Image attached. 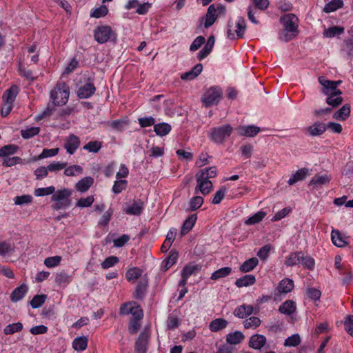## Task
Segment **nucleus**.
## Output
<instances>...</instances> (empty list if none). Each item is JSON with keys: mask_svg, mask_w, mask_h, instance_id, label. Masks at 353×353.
<instances>
[{"mask_svg": "<svg viewBox=\"0 0 353 353\" xmlns=\"http://www.w3.org/2000/svg\"><path fill=\"white\" fill-rule=\"evenodd\" d=\"M279 21L282 29L279 32V39L285 42L294 39L299 32L298 17L294 14L288 13L281 17Z\"/></svg>", "mask_w": 353, "mask_h": 353, "instance_id": "nucleus-1", "label": "nucleus"}, {"mask_svg": "<svg viewBox=\"0 0 353 353\" xmlns=\"http://www.w3.org/2000/svg\"><path fill=\"white\" fill-rule=\"evenodd\" d=\"M217 174L215 166L200 170L196 174V192H200L203 195L208 194L213 188V184L210 179L214 178Z\"/></svg>", "mask_w": 353, "mask_h": 353, "instance_id": "nucleus-2", "label": "nucleus"}, {"mask_svg": "<svg viewBox=\"0 0 353 353\" xmlns=\"http://www.w3.org/2000/svg\"><path fill=\"white\" fill-rule=\"evenodd\" d=\"M233 130V127L230 124H223L210 129L209 138L214 143L221 144L230 137Z\"/></svg>", "mask_w": 353, "mask_h": 353, "instance_id": "nucleus-3", "label": "nucleus"}, {"mask_svg": "<svg viewBox=\"0 0 353 353\" xmlns=\"http://www.w3.org/2000/svg\"><path fill=\"white\" fill-rule=\"evenodd\" d=\"M223 96V92L219 86H212L208 88L201 97L203 105L208 108L210 106L217 105Z\"/></svg>", "mask_w": 353, "mask_h": 353, "instance_id": "nucleus-4", "label": "nucleus"}, {"mask_svg": "<svg viewBox=\"0 0 353 353\" xmlns=\"http://www.w3.org/2000/svg\"><path fill=\"white\" fill-rule=\"evenodd\" d=\"M70 92L64 84L57 85L50 92V99L54 105H62L66 103Z\"/></svg>", "mask_w": 353, "mask_h": 353, "instance_id": "nucleus-5", "label": "nucleus"}, {"mask_svg": "<svg viewBox=\"0 0 353 353\" xmlns=\"http://www.w3.org/2000/svg\"><path fill=\"white\" fill-rule=\"evenodd\" d=\"M71 195L72 191L68 188L55 190V192L51 196V201L54 202V209L59 210L68 207L70 203V197Z\"/></svg>", "mask_w": 353, "mask_h": 353, "instance_id": "nucleus-6", "label": "nucleus"}, {"mask_svg": "<svg viewBox=\"0 0 353 353\" xmlns=\"http://www.w3.org/2000/svg\"><path fill=\"white\" fill-rule=\"evenodd\" d=\"M94 37L97 43H104L111 39H115L116 35L110 26H101L94 29Z\"/></svg>", "mask_w": 353, "mask_h": 353, "instance_id": "nucleus-7", "label": "nucleus"}, {"mask_svg": "<svg viewBox=\"0 0 353 353\" xmlns=\"http://www.w3.org/2000/svg\"><path fill=\"white\" fill-rule=\"evenodd\" d=\"M245 28L246 23L245 19L243 17H238L236 23L234 32H232V26L230 22L228 23L227 36L231 40H234L236 38H241L244 35Z\"/></svg>", "mask_w": 353, "mask_h": 353, "instance_id": "nucleus-8", "label": "nucleus"}, {"mask_svg": "<svg viewBox=\"0 0 353 353\" xmlns=\"http://www.w3.org/2000/svg\"><path fill=\"white\" fill-rule=\"evenodd\" d=\"M123 314H131L136 319H140L143 317V311L140 306L135 302H130L124 304L120 309Z\"/></svg>", "mask_w": 353, "mask_h": 353, "instance_id": "nucleus-9", "label": "nucleus"}, {"mask_svg": "<svg viewBox=\"0 0 353 353\" xmlns=\"http://www.w3.org/2000/svg\"><path fill=\"white\" fill-rule=\"evenodd\" d=\"M332 243L338 248H343L349 245L350 238L339 230L332 229L331 232Z\"/></svg>", "mask_w": 353, "mask_h": 353, "instance_id": "nucleus-10", "label": "nucleus"}, {"mask_svg": "<svg viewBox=\"0 0 353 353\" xmlns=\"http://www.w3.org/2000/svg\"><path fill=\"white\" fill-rule=\"evenodd\" d=\"M319 83L322 85L321 92L328 96L331 94L341 95V91L335 88V87L332 84V81L327 79L325 77L321 76L318 79Z\"/></svg>", "mask_w": 353, "mask_h": 353, "instance_id": "nucleus-11", "label": "nucleus"}, {"mask_svg": "<svg viewBox=\"0 0 353 353\" xmlns=\"http://www.w3.org/2000/svg\"><path fill=\"white\" fill-rule=\"evenodd\" d=\"M327 129L326 124L321 121H316L305 128V134L311 137H319L323 134Z\"/></svg>", "mask_w": 353, "mask_h": 353, "instance_id": "nucleus-12", "label": "nucleus"}, {"mask_svg": "<svg viewBox=\"0 0 353 353\" xmlns=\"http://www.w3.org/2000/svg\"><path fill=\"white\" fill-rule=\"evenodd\" d=\"M80 143V139L77 136L70 134L65 140L64 148L68 154H73L79 148Z\"/></svg>", "mask_w": 353, "mask_h": 353, "instance_id": "nucleus-13", "label": "nucleus"}, {"mask_svg": "<svg viewBox=\"0 0 353 353\" xmlns=\"http://www.w3.org/2000/svg\"><path fill=\"white\" fill-rule=\"evenodd\" d=\"M149 337L150 334L147 330H144L139 334V336L135 343L136 353H145Z\"/></svg>", "mask_w": 353, "mask_h": 353, "instance_id": "nucleus-14", "label": "nucleus"}, {"mask_svg": "<svg viewBox=\"0 0 353 353\" xmlns=\"http://www.w3.org/2000/svg\"><path fill=\"white\" fill-rule=\"evenodd\" d=\"M236 130L240 136L254 137L260 132V128L254 125H240Z\"/></svg>", "mask_w": 353, "mask_h": 353, "instance_id": "nucleus-15", "label": "nucleus"}, {"mask_svg": "<svg viewBox=\"0 0 353 353\" xmlns=\"http://www.w3.org/2000/svg\"><path fill=\"white\" fill-rule=\"evenodd\" d=\"M331 180V176L327 174H316L309 182L308 185L310 187H312L313 188H319L321 187L323 185H325L328 183Z\"/></svg>", "mask_w": 353, "mask_h": 353, "instance_id": "nucleus-16", "label": "nucleus"}, {"mask_svg": "<svg viewBox=\"0 0 353 353\" xmlns=\"http://www.w3.org/2000/svg\"><path fill=\"white\" fill-rule=\"evenodd\" d=\"M95 90L93 83H87L79 88L77 95L81 99H87L94 94Z\"/></svg>", "mask_w": 353, "mask_h": 353, "instance_id": "nucleus-17", "label": "nucleus"}, {"mask_svg": "<svg viewBox=\"0 0 353 353\" xmlns=\"http://www.w3.org/2000/svg\"><path fill=\"white\" fill-rule=\"evenodd\" d=\"M143 210V203L141 201H135L132 204L123 208V212L127 214L139 215Z\"/></svg>", "mask_w": 353, "mask_h": 353, "instance_id": "nucleus-18", "label": "nucleus"}, {"mask_svg": "<svg viewBox=\"0 0 353 353\" xmlns=\"http://www.w3.org/2000/svg\"><path fill=\"white\" fill-rule=\"evenodd\" d=\"M18 93L19 88L17 85H12L4 92L2 96L3 102L13 104Z\"/></svg>", "mask_w": 353, "mask_h": 353, "instance_id": "nucleus-19", "label": "nucleus"}, {"mask_svg": "<svg viewBox=\"0 0 353 353\" xmlns=\"http://www.w3.org/2000/svg\"><path fill=\"white\" fill-rule=\"evenodd\" d=\"M215 43V38L214 36H210L204 48L199 51L197 55V58L199 61L205 58L212 50Z\"/></svg>", "mask_w": 353, "mask_h": 353, "instance_id": "nucleus-20", "label": "nucleus"}, {"mask_svg": "<svg viewBox=\"0 0 353 353\" xmlns=\"http://www.w3.org/2000/svg\"><path fill=\"white\" fill-rule=\"evenodd\" d=\"M296 310V303L292 300H287L283 302L279 307V311L285 315H291Z\"/></svg>", "mask_w": 353, "mask_h": 353, "instance_id": "nucleus-21", "label": "nucleus"}, {"mask_svg": "<svg viewBox=\"0 0 353 353\" xmlns=\"http://www.w3.org/2000/svg\"><path fill=\"white\" fill-rule=\"evenodd\" d=\"M94 183V179L91 176H86L81 179L75 185V189L83 193L87 192Z\"/></svg>", "mask_w": 353, "mask_h": 353, "instance_id": "nucleus-22", "label": "nucleus"}, {"mask_svg": "<svg viewBox=\"0 0 353 353\" xmlns=\"http://www.w3.org/2000/svg\"><path fill=\"white\" fill-rule=\"evenodd\" d=\"M217 17V10H216L215 5L210 6L205 17V27L208 28L211 26L216 21Z\"/></svg>", "mask_w": 353, "mask_h": 353, "instance_id": "nucleus-23", "label": "nucleus"}, {"mask_svg": "<svg viewBox=\"0 0 353 353\" xmlns=\"http://www.w3.org/2000/svg\"><path fill=\"white\" fill-rule=\"evenodd\" d=\"M266 343V338L262 334H254L250 339V346L254 349L262 348Z\"/></svg>", "mask_w": 353, "mask_h": 353, "instance_id": "nucleus-24", "label": "nucleus"}, {"mask_svg": "<svg viewBox=\"0 0 353 353\" xmlns=\"http://www.w3.org/2000/svg\"><path fill=\"white\" fill-rule=\"evenodd\" d=\"M203 70V65L201 63L196 64L190 71L183 73L181 78L183 80H192L198 77Z\"/></svg>", "mask_w": 353, "mask_h": 353, "instance_id": "nucleus-25", "label": "nucleus"}, {"mask_svg": "<svg viewBox=\"0 0 353 353\" xmlns=\"http://www.w3.org/2000/svg\"><path fill=\"white\" fill-rule=\"evenodd\" d=\"M28 291V286L25 284L21 285L15 288L10 294V299L13 302H17L23 298Z\"/></svg>", "mask_w": 353, "mask_h": 353, "instance_id": "nucleus-26", "label": "nucleus"}, {"mask_svg": "<svg viewBox=\"0 0 353 353\" xmlns=\"http://www.w3.org/2000/svg\"><path fill=\"white\" fill-rule=\"evenodd\" d=\"M253 312V307L248 305H242L236 307L234 311L235 316L243 319Z\"/></svg>", "mask_w": 353, "mask_h": 353, "instance_id": "nucleus-27", "label": "nucleus"}, {"mask_svg": "<svg viewBox=\"0 0 353 353\" xmlns=\"http://www.w3.org/2000/svg\"><path fill=\"white\" fill-rule=\"evenodd\" d=\"M350 104H345L333 114V118L339 121H345L350 114Z\"/></svg>", "mask_w": 353, "mask_h": 353, "instance_id": "nucleus-28", "label": "nucleus"}, {"mask_svg": "<svg viewBox=\"0 0 353 353\" xmlns=\"http://www.w3.org/2000/svg\"><path fill=\"white\" fill-rule=\"evenodd\" d=\"M256 281L255 276L252 274H246L235 281L238 288L248 287L252 285Z\"/></svg>", "mask_w": 353, "mask_h": 353, "instance_id": "nucleus-29", "label": "nucleus"}, {"mask_svg": "<svg viewBox=\"0 0 353 353\" xmlns=\"http://www.w3.org/2000/svg\"><path fill=\"white\" fill-rule=\"evenodd\" d=\"M294 288V282L292 279H284L278 285L277 290L279 293L287 294Z\"/></svg>", "mask_w": 353, "mask_h": 353, "instance_id": "nucleus-30", "label": "nucleus"}, {"mask_svg": "<svg viewBox=\"0 0 353 353\" xmlns=\"http://www.w3.org/2000/svg\"><path fill=\"white\" fill-rule=\"evenodd\" d=\"M301 258H303L301 252H292L286 257L285 264L287 266L296 265L300 263Z\"/></svg>", "mask_w": 353, "mask_h": 353, "instance_id": "nucleus-31", "label": "nucleus"}, {"mask_svg": "<svg viewBox=\"0 0 353 353\" xmlns=\"http://www.w3.org/2000/svg\"><path fill=\"white\" fill-rule=\"evenodd\" d=\"M88 339L86 336H79L74 339L72 347L78 352L83 351L88 346Z\"/></svg>", "mask_w": 353, "mask_h": 353, "instance_id": "nucleus-32", "label": "nucleus"}, {"mask_svg": "<svg viewBox=\"0 0 353 353\" xmlns=\"http://www.w3.org/2000/svg\"><path fill=\"white\" fill-rule=\"evenodd\" d=\"M308 174V170L305 168L298 170L293 174L288 180L289 185H293L295 183L303 180Z\"/></svg>", "mask_w": 353, "mask_h": 353, "instance_id": "nucleus-33", "label": "nucleus"}, {"mask_svg": "<svg viewBox=\"0 0 353 353\" xmlns=\"http://www.w3.org/2000/svg\"><path fill=\"white\" fill-rule=\"evenodd\" d=\"M228 322L221 318L213 320L209 325L210 330L212 332H218L227 327Z\"/></svg>", "mask_w": 353, "mask_h": 353, "instance_id": "nucleus-34", "label": "nucleus"}, {"mask_svg": "<svg viewBox=\"0 0 353 353\" xmlns=\"http://www.w3.org/2000/svg\"><path fill=\"white\" fill-rule=\"evenodd\" d=\"M170 130L171 126L167 123H160L154 125V131L159 137L167 135Z\"/></svg>", "mask_w": 353, "mask_h": 353, "instance_id": "nucleus-35", "label": "nucleus"}, {"mask_svg": "<svg viewBox=\"0 0 353 353\" xmlns=\"http://www.w3.org/2000/svg\"><path fill=\"white\" fill-rule=\"evenodd\" d=\"M343 6V1L342 0H332L323 8V11L326 13H330L336 11V10Z\"/></svg>", "mask_w": 353, "mask_h": 353, "instance_id": "nucleus-36", "label": "nucleus"}, {"mask_svg": "<svg viewBox=\"0 0 353 353\" xmlns=\"http://www.w3.org/2000/svg\"><path fill=\"white\" fill-rule=\"evenodd\" d=\"M259 263V260L255 258H250L243 262L240 267V270L243 272H248L252 271Z\"/></svg>", "mask_w": 353, "mask_h": 353, "instance_id": "nucleus-37", "label": "nucleus"}, {"mask_svg": "<svg viewBox=\"0 0 353 353\" xmlns=\"http://www.w3.org/2000/svg\"><path fill=\"white\" fill-rule=\"evenodd\" d=\"M344 32V28L339 26H332L325 29L323 35L324 37L332 38L337 35H340Z\"/></svg>", "mask_w": 353, "mask_h": 353, "instance_id": "nucleus-38", "label": "nucleus"}, {"mask_svg": "<svg viewBox=\"0 0 353 353\" xmlns=\"http://www.w3.org/2000/svg\"><path fill=\"white\" fill-rule=\"evenodd\" d=\"M18 149V146L13 144L4 145L0 148V157L6 158L14 154L17 152Z\"/></svg>", "mask_w": 353, "mask_h": 353, "instance_id": "nucleus-39", "label": "nucleus"}, {"mask_svg": "<svg viewBox=\"0 0 353 353\" xmlns=\"http://www.w3.org/2000/svg\"><path fill=\"white\" fill-rule=\"evenodd\" d=\"M196 220V216L194 214H192L184 222L182 228L181 233L182 235H184L187 234L188 232H190L193 226L194 225V223Z\"/></svg>", "mask_w": 353, "mask_h": 353, "instance_id": "nucleus-40", "label": "nucleus"}, {"mask_svg": "<svg viewBox=\"0 0 353 353\" xmlns=\"http://www.w3.org/2000/svg\"><path fill=\"white\" fill-rule=\"evenodd\" d=\"M266 216V212L264 211L260 210L253 214L252 216L248 217L245 221V223L246 225H254L261 221L264 217Z\"/></svg>", "mask_w": 353, "mask_h": 353, "instance_id": "nucleus-41", "label": "nucleus"}, {"mask_svg": "<svg viewBox=\"0 0 353 353\" xmlns=\"http://www.w3.org/2000/svg\"><path fill=\"white\" fill-rule=\"evenodd\" d=\"M232 273V268L230 267L221 268L216 271L214 272L211 275V279L218 280L224 278Z\"/></svg>", "mask_w": 353, "mask_h": 353, "instance_id": "nucleus-42", "label": "nucleus"}, {"mask_svg": "<svg viewBox=\"0 0 353 353\" xmlns=\"http://www.w3.org/2000/svg\"><path fill=\"white\" fill-rule=\"evenodd\" d=\"M243 338L244 336L241 332L236 331L233 333L228 334L226 341L230 344L236 345L240 343L241 341L243 339Z\"/></svg>", "mask_w": 353, "mask_h": 353, "instance_id": "nucleus-43", "label": "nucleus"}, {"mask_svg": "<svg viewBox=\"0 0 353 353\" xmlns=\"http://www.w3.org/2000/svg\"><path fill=\"white\" fill-rule=\"evenodd\" d=\"M142 274V270L138 268H133L129 269L125 274L126 279L134 283L135 281L141 276Z\"/></svg>", "mask_w": 353, "mask_h": 353, "instance_id": "nucleus-44", "label": "nucleus"}, {"mask_svg": "<svg viewBox=\"0 0 353 353\" xmlns=\"http://www.w3.org/2000/svg\"><path fill=\"white\" fill-rule=\"evenodd\" d=\"M23 329V324L20 322L11 323L6 325L3 330V332L6 335L13 334L19 332Z\"/></svg>", "mask_w": 353, "mask_h": 353, "instance_id": "nucleus-45", "label": "nucleus"}, {"mask_svg": "<svg viewBox=\"0 0 353 353\" xmlns=\"http://www.w3.org/2000/svg\"><path fill=\"white\" fill-rule=\"evenodd\" d=\"M40 132L39 127H28L21 130V134L25 139H28L38 134Z\"/></svg>", "mask_w": 353, "mask_h": 353, "instance_id": "nucleus-46", "label": "nucleus"}, {"mask_svg": "<svg viewBox=\"0 0 353 353\" xmlns=\"http://www.w3.org/2000/svg\"><path fill=\"white\" fill-rule=\"evenodd\" d=\"M55 192V188L54 186H49L46 188H36L34 191L35 196H44L48 195H53Z\"/></svg>", "mask_w": 353, "mask_h": 353, "instance_id": "nucleus-47", "label": "nucleus"}, {"mask_svg": "<svg viewBox=\"0 0 353 353\" xmlns=\"http://www.w3.org/2000/svg\"><path fill=\"white\" fill-rule=\"evenodd\" d=\"M200 268L197 265H188L184 267L181 272V277L189 278L191 275L196 274Z\"/></svg>", "mask_w": 353, "mask_h": 353, "instance_id": "nucleus-48", "label": "nucleus"}, {"mask_svg": "<svg viewBox=\"0 0 353 353\" xmlns=\"http://www.w3.org/2000/svg\"><path fill=\"white\" fill-rule=\"evenodd\" d=\"M148 286L146 281H140L134 292V297L137 299L143 298Z\"/></svg>", "mask_w": 353, "mask_h": 353, "instance_id": "nucleus-49", "label": "nucleus"}, {"mask_svg": "<svg viewBox=\"0 0 353 353\" xmlns=\"http://www.w3.org/2000/svg\"><path fill=\"white\" fill-rule=\"evenodd\" d=\"M101 147L102 143L101 141H94L88 142L83 146V149L88 151L89 152L97 153L100 150Z\"/></svg>", "mask_w": 353, "mask_h": 353, "instance_id": "nucleus-50", "label": "nucleus"}, {"mask_svg": "<svg viewBox=\"0 0 353 353\" xmlns=\"http://www.w3.org/2000/svg\"><path fill=\"white\" fill-rule=\"evenodd\" d=\"M62 260L61 256H54L47 257L44 260V265L49 268H54L58 266Z\"/></svg>", "mask_w": 353, "mask_h": 353, "instance_id": "nucleus-51", "label": "nucleus"}, {"mask_svg": "<svg viewBox=\"0 0 353 353\" xmlns=\"http://www.w3.org/2000/svg\"><path fill=\"white\" fill-rule=\"evenodd\" d=\"M343 101V98L341 97V95H336V94L328 95L326 99V103L332 108H336L340 105Z\"/></svg>", "mask_w": 353, "mask_h": 353, "instance_id": "nucleus-52", "label": "nucleus"}, {"mask_svg": "<svg viewBox=\"0 0 353 353\" xmlns=\"http://www.w3.org/2000/svg\"><path fill=\"white\" fill-rule=\"evenodd\" d=\"M261 324V320L259 318L256 316H252L245 319L243 322L245 328L246 329H255L259 327Z\"/></svg>", "mask_w": 353, "mask_h": 353, "instance_id": "nucleus-53", "label": "nucleus"}, {"mask_svg": "<svg viewBox=\"0 0 353 353\" xmlns=\"http://www.w3.org/2000/svg\"><path fill=\"white\" fill-rule=\"evenodd\" d=\"M108 12V8L104 6H100L98 8H94L91 12H90V17H94L96 19H99L100 17L105 16Z\"/></svg>", "mask_w": 353, "mask_h": 353, "instance_id": "nucleus-54", "label": "nucleus"}, {"mask_svg": "<svg viewBox=\"0 0 353 353\" xmlns=\"http://www.w3.org/2000/svg\"><path fill=\"white\" fill-rule=\"evenodd\" d=\"M23 163V159L19 157H6L2 161V165L6 167H11Z\"/></svg>", "mask_w": 353, "mask_h": 353, "instance_id": "nucleus-55", "label": "nucleus"}, {"mask_svg": "<svg viewBox=\"0 0 353 353\" xmlns=\"http://www.w3.org/2000/svg\"><path fill=\"white\" fill-rule=\"evenodd\" d=\"M227 192L225 186H222L219 190H217L213 196L212 203L213 204H219L223 199Z\"/></svg>", "mask_w": 353, "mask_h": 353, "instance_id": "nucleus-56", "label": "nucleus"}, {"mask_svg": "<svg viewBox=\"0 0 353 353\" xmlns=\"http://www.w3.org/2000/svg\"><path fill=\"white\" fill-rule=\"evenodd\" d=\"M300 343V336L298 334H294L285 339L284 345L288 347H295L299 345Z\"/></svg>", "mask_w": 353, "mask_h": 353, "instance_id": "nucleus-57", "label": "nucleus"}, {"mask_svg": "<svg viewBox=\"0 0 353 353\" xmlns=\"http://www.w3.org/2000/svg\"><path fill=\"white\" fill-rule=\"evenodd\" d=\"M83 169L80 165H74L65 168L64 174L68 176H75L82 173Z\"/></svg>", "mask_w": 353, "mask_h": 353, "instance_id": "nucleus-58", "label": "nucleus"}, {"mask_svg": "<svg viewBox=\"0 0 353 353\" xmlns=\"http://www.w3.org/2000/svg\"><path fill=\"white\" fill-rule=\"evenodd\" d=\"M55 282L59 285H67L70 282V276L65 272H60L56 274Z\"/></svg>", "mask_w": 353, "mask_h": 353, "instance_id": "nucleus-59", "label": "nucleus"}, {"mask_svg": "<svg viewBox=\"0 0 353 353\" xmlns=\"http://www.w3.org/2000/svg\"><path fill=\"white\" fill-rule=\"evenodd\" d=\"M203 203V199L200 196H195L192 197L189 203L190 209L191 210H196L199 209Z\"/></svg>", "mask_w": 353, "mask_h": 353, "instance_id": "nucleus-60", "label": "nucleus"}, {"mask_svg": "<svg viewBox=\"0 0 353 353\" xmlns=\"http://www.w3.org/2000/svg\"><path fill=\"white\" fill-rule=\"evenodd\" d=\"M46 299V296L41 295H36L33 297L32 301H30V305L33 308H38L41 307L45 302Z\"/></svg>", "mask_w": 353, "mask_h": 353, "instance_id": "nucleus-61", "label": "nucleus"}, {"mask_svg": "<svg viewBox=\"0 0 353 353\" xmlns=\"http://www.w3.org/2000/svg\"><path fill=\"white\" fill-rule=\"evenodd\" d=\"M127 185V181L125 180H117L115 181L112 187V192L114 194H119L123 190L125 189Z\"/></svg>", "mask_w": 353, "mask_h": 353, "instance_id": "nucleus-62", "label": "nucleus"}, {"mask_svg": "<svg viewBox=\"0 0 353 353\" xmlns=\"http://www.w3.org/2000/svg\"><path fill=\"white\" fill-rule=\"evenodd\" d=\"M94 201L93 196H88L85 198H81L76 203V205L79 208H87L90 206Z\"/></svg>", "mask_w": 353, "mask_h": 353, "instance_id": "nucleus-63", "label": "nucleus"}, {"mask_svg": "<svg viewBox=\"0 0 353 353\" xmlns=\"http://www.w3.org/2000/svg\"><path fill=\"white\" fill-rule=\"evenodd\" d=\"M345 330L353 336V316H347L344 321Z\"/></svg>", "mask_w": 353, "mask_h": 353, "instance_id": "nucleus-64", "label": "nucleus"}]
</instances>
